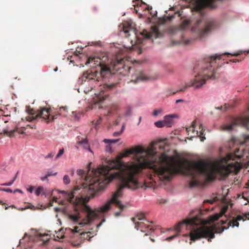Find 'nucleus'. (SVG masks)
<instances>
[{"label":"nucleus","mask_w":249,"mask_h":249,"mask_svg":"<svg viewBox=\"0 0 249 249\" xmlns=\"http://www.w3.org/2000/svg\"><path fill=\"white\" fill-rule=\"evenodd\" d=\"M180 161L176 160L174 157L165 153L158 158L153 145L146 149L137 146L125 149L119 159L109 160L106 167L101 168L96 174L101 175L102 173L108 172L112 180L115 178L119 180L120 185L113 194L111 201L117 202L122 206L119 198L122 197L125 188L135 190L142 187L138 177L143 169H152L155 177L160 181H169L176 172L180 170Z\"/></svg>","instance_id":"f257e3e1"},{"label":"nucleus","mask_w":249,"mask_h":249,"mask_svg":"<svg viewBox=\"0 0 249 249\" xmlns=\"http://www.w3.org/2000/svg\"><path fill=\"white\" fill-rule=\"evenodd\" d=\"M106 167L103 165L99 167L96 169H93L90 174L89 172L87 176H85V172L81 169L77 171V174L83 178L85 177L86 183H83L81 187L75 186L73 190L68 194L67 198L68 200L75 206L76 212L79 211L85 212L86 213V217L79 223L81 227L89 225L94 220L102 214L107 213L111 208L112 204L121 209H123L124 205L119 206L117 202L111 201L113 196L106 204L99 208L92 210L87 204L89 199L99 195V193L103 190L107 185L112 181L109 173H102L101 175H96V172L100 171V168Z\"/></svg>","instance_id":"f03ea898"},{"label":"nucleus","mask_w":249,"mask_h":249,"mask_svg":"<svg viewBox=\"0 0 249 249\" xmlns=\"http://www.w3.org/2000/svg\"><path fill=\"white\" fill-rule=\"evenodd\" d=\"M249 160V151L240 147L234 153H229L226 156L213 162L200 160L189 164L186 168L188 175L191 176L189 187L194 188L199 186L200 182L197 179V175H202L207 182L213 180L215 174L226 177L230 173L237 174L245 163L242 162V158Z\"/></svg>","instance_id":"7ed1b4c3"},{"label":"nucleus","mask_w":249,"mask_h":249,"mask_svg":"<svg viewBox=\"0 0 249 249\" xmlns=\"http://www.w3.org/2000/svg\"><path fill=\"white\" fill-rule=\"evenodd\" d=\"M197 213L194 217L187 218L180 222L176 226V231L179 232L181 229H186L190 230V239L195 241L201 238L209 237V242H211V239L214 237L215 233H221L225 230H227L230 226L234 227L239 226V221L249 220V213L243 214H239L236 217H232L228 223L227 220H221L220 225L204 227L202 225L205 223V221L200 218L198 214L200 212L197 211Z\"/></svg>","instance_id":"20e7f679"},{"label":"nucleus","mask_w":249,"mask_h":249,"mask_svg":"<svg viewBox=\"0 0 249 249\" xmlns=\"http://www.w3.org/2000/svg\"><path fill=\"white\" fill-rule=\"evenodd\" d=\"M195 71H198L197 74L195 76L194 79L188 82L185 83L184 86L178 90L171 92V89L166 91L167 96L174 95L176 93L180 91H184L186 89L193 87L195 89L201 88L205 84L207 80L209 79H215L218 77L213 73V69L211 67L208 70L207 67H204L201 63L194 68Z\"/></svg>","instance_id":"39448f33"},{"label":"nucleus","mask_w":249,"mask_h":249,"mask_svg":"<svg viewBox=\"0 0 249 249\" xmlns=\"http://www.w3.org/2000/svg\"><path fill=\"white\" fill-rule=\"evenodd\" d=\"M133 66L130 57H125L123 58L117 57L115 60L112 62L110 67L114 71L113 73L117 72L123 75H126Z\"/></svg>","instance_id":"423d86ee"},{"label":"nucleus","mask_w":249,"mask_h":249,"mask_svg":"<svg viewBox=\"0 0 249 249\" xmlns=\"http://www.w3.org/2000/svg\"><path fill=\"white\" fill-rule=\"evenodd\" d=\"M202 20V18L196 20L195 22V25L192 27V31L196 32L199 37H203L212 30L216 28L217 26V22L214 19H210L207 20L204 27L200 26Z\"/></svg>","instance_id":"0eeeda50"},{"label":"nucleus","mask_w":249,"mask_h":249,"mask_svg":"<svg viewBox=\"0 0 249 249\" xmlns=\"http://www.w3.org/2000/svg\"><path fill=\"white\" fill-rule=\"evenodd\" d=\"M242 54L243 52L241 51H238L237 53H225L221 54H215L213 56H210L205 58L203 60L200 62V63L204 67H207L208 68V70L210 69L211 67L213 68V73L216 74V76H217L215 69L216 59L220 60L222 58L223 59H224V57L225 56H226L227 57H228L230 55L237 56Z\"/></svg>","instance_id":"6e6552de"},{"label":"nucleus","mask_w":249,"mask_h":249,"mask_svg":"<svg viewBox=\"0 0 249 249\" xmlns=\"http://www.w3.org/2000/svg\"><path fill=\"white\" fill-rule=\"evenodd\" d=\"M98 74V73L96 71H87L84 72L82 76L79 78L78 82L79 83L83 84L87 83L90 86L89 88L87 91L84 90L86 93L91 90L99 83L100 78L97 76Z\"/></svg>","instance_id":"1a4fd4ad"},{"label":"nucleus","mask_w":249,"mask_h":249,"mask_svg":"<svg viewBox=\"0 0 249 249\" xmlns=\"http://www.w3.org/2000/svg\"><path fill=\"white\" fill-rule=\"evenodd\" d=\"M26 111L29 114V116L26 117V119L28 121H33L39 118H42L44 120H48L47 122L51 120L49 109L42 108L39 110L35 111L30 107H26ZM51 120H52V118Z\"/></svg>","instance_id":"9d476101"},{"label":"nucleus","mask_w":249,"mask_h":249,"mask_svg":"<svg viewBox=\"0 0 249 249\" xmlns=\"http://www.w3.org/2000/svg\"><path fill=\"white\" fill-rule=\"evenodd\" d=\"M241 124L249 130V117L239 118L232 121L231 124L221 126V130L223 131H231L238 125Z\"/></svg>","instance_id":"9b49d317"},{"label":"nucleus","mask_w":249,"mask_h":249,"mask_svg":"<svg viewBox=\"0 0 249 249\" xmlns=\"http://www.w3.org/2000/svg\"><path fill=\"white\" fill-rule=\"evenodd\" d=\"M93 62L94 63V65L99 66L100 68V73L99 74L102 77H105L107 74L111 73V70L110 67L103 64L100 59L98 57H89L86 63V65Z\"/></svg>","instance_id":"f8f14e48"},{"label":"nucleus","mask_w":249,"mask_h":249,"mask_svg":"<svg viewBox=\"0 0 249 249\" xmlns=\"http://www.w3.org/2000/svg\"><path fill=\"white\" fill-rule=\"evenodd\" d=\"M99 86L101 87L99 89L100 92L97 95V97L99 98V101L101 102L105 100L107 96V95H104V92L106 91H110L115 89L117 86V84L116 83H109L105 84L103 86L100 84Z\"/></svg>","instance_id":"ddd939ff"},{"label":"nucleus","mask_w":249,"mask_h":249,"mask_svg":"<svg viewBox=\"0 0 249 249\" xmlns=\"http://www.w3.org/2000/svg\"><path fill=\"white\" fill-rule=\"evenodd\" d=\"M150 223H152V222L149 221L147 219H144L143 221H138L135 223V228L142 232L149 233L150 231L154 230L153 227L150 225Z\"/></svg>","instance_id":"4468645a"},{"label":"nucleus","mask_w":249,"mask_h":249,"mask_svg":"<svg viewBox=\"0 0 249 249\" xmlns=\"http://www.w3.org/2000/svg\"><path fill=\"white\" fill-rule=\"evenodd\" d=\"M141 35L146 39H150L153 37L157 38L161 36V33L159 30L158 28L156 26L152 27L150 32H148L146 30H143L141 32Z\"/></svg>","instance_id":"2eb2a0df"},{"label":"nucleus","mask_w":249,"mask_h":249,"mask_svg":"<svg viewBox=\"0 0 249 249\" xmlns=\"http://www.w3.org/2000/svg\"><path fill=\"white\" fill-rule=\"evenodd\" d=\"M228 208V206H225L222 208L221 211L219 213H216L210 217V221L212 222H213L215 221L218 220L219 217L225 214Z\"/></svg>","instance_id":"dca6fc26"},{"label":"nucleus","mask_w":249,"mask_h":249,"mask_svg":"<svg viewBox=\"0 0 249 249\" xmlns=\"http://www.w3.org/2000/svg\"><path fill=\"white\" fill-rule=\"evenodd\" d=\"M136 79L132 80L131 81L136 83L139 81H145L148 80L150 77L147 76L143 71H139L136 74Z\"/></svg>","instance_id":"f3484780"},{"label":"nucleus","mask_w":249,"mask_h":249,"mask_svg":"<svg viewBox=\"0 0 249 249\" xmlns=\"http://www.w3.org/2000/svg\"><path fill=\"white\" fill-rule=\"evenodd\" d=\"M77 143L78 144L82 145L84 149L88 150L90 152L93 153L92 150L88 143V140L86 138H80L79 137L77 138Z\"/></svg>","instance_id":"a211bd4d"},{"label":"nucleus","mask_w":249,"mask_h":249,"mask_svg":"<svg viewBox=\"0 0 249 249\" xmlns=\"http://www.w3.org/2000/svg\"><path fill=\"white\" fill-rule=\"evenodd\" d=\"M56 114L52 116V120L57 118V115H61L65 117L67 115L68 110L67 107H62L59 108V110L55 112Z\"/></svg>","instance_id":"6ab92c4d"},{"label":"nucleus","mask_w":249,"mask_h":249,"mask_svg":"<svg viewBox=\"0 0 249 249\" xmlns=\"http://www.w3.org/2000/svg\"><path fill=\"white\" fill-rule=\"evenodd\" d=\"M119 140H120V139H113V140L107 139H104L103 142L105 143L108 144L106 146V151H107L108 152L111 153L112 152V147H111V146L110 145V143H116Z\"/></svg>","instance_id":"aec40b11"},{"label":"nucleus","mask_w":249,"mask_h":249,"mask_svg":"<svg viewBox=\"0 0 249 249\" xmlns=\"http://www.w3.org/2000/svg\"><path fill=\"white\" fill-rule=\"evenodd\" d=\"M176 116V115H167L164 117V122L168 127H171L173 124V118Z\"/></svg>","instance_id":"412c9836"},{"label":"nucleus","mask_w":249,"mask_h":249,"mask_svg":"<svg viewBox=\"0 0 249 249\" xmlns=\"http://www.w3.org/2000/svg\"><path fill=\"white\" fill-rule=\"evenodd\" d=\"M145 214L146 213L142 212H140L138 213L136 217H134L132 218V220L135 223L137 221H136V219L140 220L141 221H143L144 219H146L145 218Z\"/></svg>","instance_id":"4be33fe9"},{"label":"nucleus","mask_w":249,"mask_h":249,"mask_svg":"<svg viewBox=\"0 0 249 249\" xmlns=\"http://www.w3.org/2000/svg\"><path fill=\"white\" fill-rule=\"evenodd\" d=\"M123 31L126 34V36H129L130 33H133L135 35V31L133 28H132L130 26H128V27H126L125 26H123Z\"/></svg>","instance_id":"5701e85b"},{"label":"nucleus","mask_w":249,"mask_h":249,"mask_svg":"<svg viewBox=\"0 0 249 249\" xmlns=\"http://www.w3.org/2000/svg\"><path fill=\"white\" fill-rule=\"evenodd\" d=\"M69 218L74 222H77L80 218V216L79 213L76 214H70L69 215Z\"/></svg>","instance_id":"b1692460"},{"label":"nucleus","mask_w":249,"mask_h":249,"mask_svg":"<svg viewBox=\"0 0 249 249\" xmlns=\"http://www.w3.org/2000/svg\"><path fill=\"white\" fill-rule=\"evenodd\" d=\"M119 107L117 104H112L111 107H110V110L108 111L107 115H109L110 114L112 113L114 111L117 110L118 109H119Z\"/></svg>","instance_id":"393cba45"},{"label":"nucleus","mask_w":249,"mask_h":249,"mask_svg":"<svg viewBox=\"0 0 249 249\" xmlns=\"http://www.w3.org/2000/svg\"><path fill=\"white\" fill-rule=\"evenodd\" d=\"M190 24V21L188 20H184L180 26L181 30H185Z\"/></svg>","instance_id":"a878e982"},{"label":"nucleus","mask_w":249,"mask_h":249,"mask_svg":"<svg viewBox=\"0 0 249 249\" xmlns=\"http://www.w3.org/2000/svg\"><path fill=\"white\" fill-rule=\"evenodd\" d=\"M41 193H42L43 194H45L44 192L43 187L40 186L38 187L36 190L35 194L36 195V196H39Z\"/></svg>","instance_id":"bb28decb"},{"label":"nucleus","mask_w":249,"mask_h":249,"mask_svg":"<svg viewBox=\"0 0 249 249\" xmlns=\"http://www.w3.org/2000/svg\"><path fill=\"white\" fill-rule=\"evenodd\" d=\"M155 125L158 127H162L164 126H166L164 120L156 122L155 123Z\"/></svg>","instance_id":"cd10ccee"},{"label":"nucleus","mask_w":249,"mask_h":249,"mask_svg":"<svg viewBox=\"0 0 249 249\" xmlns=\"http://www.w3.org/2000/svg\"><path fill=\"white\" fill-rule=\"evenodd\" d=\"M91 234V232L90 231H88L87 232H82L81 233V235L83 236V238L85 239L89 240L90 238L93 237V236H90V234Z\"/></svg>","instance_id":"c85d7f7f"},{"label":"nucleus","mask_w":249,"mask_h":249,"mask_svg":"<svg viewBox=\"0 0 249 249\" xmlns=\"http://www.w3.org/2000/svg\"><path fill=\"white\" fill-rule=\"evenodd\" d=\"M132 111V107L130 106H128L126 107L125 111L124 112V115L126 116H128L131 114Z\"/></svg>","instance_id":"c756f323"},{"label":"nucleus","mask_w":249,"mask_h":249,"mask_svg":"<svg viewBox=\"0 0 249 249\" xmlns=\"http://www.w3.org/2000/svg\"><path fill=\"white\" fill-rule=\"evenodd\" d=\"M195 121H193L192 122V125L188 128H186V130L187 132L192 131L193 132H195Z\"/></svg>","instance_id":"7c9ffc66"},{"label":"nucleus","mask_w":249,"mask_h":249,"mask_svg":"<svg viewBox=\"0 0 249 249\" xmlns=\"http://www.w3.org/2000/svg\"><path fill=\"white\" fill-rule=\"evenodd\" d=\"M70 181H71V180H70V178L69 176H68L67 175H65L63 177L64 183L65 184H68L70 183Z\"/></svg>","instance_id":"2f4dec72"},{"label":"nucleus","mask_w":249,"mask_h":249,"mask_svg":"<svg viewBox=\"0 0 249 249\" xmlns=\"http://www.w3.org/2000/svg\"><path fill=\"white\" fill-rule=\"evenodd\" d=\"M57 174V172H55L54 173V174H47L45 176L43 177H41L40 178L41 180L42 181H44L46 179H47L48 178L50 177V176H55Z\"/></svg>","instance_id":"473e14b6"},{"label":"nucleus","mask_w":249,"mask_h":249,"mask_svg":"<svg viewBox=\"0 0 249 249\" xmlns=\"http://www.w3.org/2000/svg\"><path fill=\"white\" fill-rule=\"evenodd\" d=\"M162 112V109L160 108L159 109H155L153 111V115L154 116H157L159 114H160Z\"/></svg>","instance_id":"72a5a7b5"},{"label":"nucleus","mask_w":249,"mask_h":249,"mask_svg":"<svg viewBox=\"0 0 249 249\" xmlns=\"http://www.w3.org/2000/svg\"><path fill=\"white\" fill-rule=\"evenodd\" d=\"M64 152V150L63 148L60 149L55 158V160H57L59 158H60L63 154Z\"/></svg>","instance_id":"f704fd0d"},{"label":"nucleus","mask_w":249,"mask_h":249,"mask_svg":"<svg viewBox=\"0 0 249 249\" xmlns=\"http://www.w3.org/2000/svg\"><path fill=\"white\" fill-rule=\"evenodd\" d=\"M0 191H4V192H9V193H12V190L11 189H10V188H0Z\"/></svg>","instance_id":"c9c22d12"},{"label":"nucleus","mask_w":249,"mask_h":249,"mask_svg":"<svg viewBox=\"0 0 249 249\" xmlns=\"http://www.w3.org/2000/svg\"><path fill=\"white\" fill-rule=\"evenodd\" d=\"M154 183H151V185H150V184L149 185H147L146 183H144V185H145V188H148V187H153V186H155V184H156V182L155 180H154Z\"/></svg>","instance_id":"e433bc0d"},{"label":"nucleus","mask_w":249,"mask_h":249,"mask_svg":"<svg viewBox=\"0 0 249 249\" xmlns=\"http://www.w3.org/2000/svg\"><path fill=\"white\" fill-rule=\"evenodd\" d=\"M54 153L51 152V153H49V154H48L45 157V159L52 158L54 156Z\"/></svg>","instance_id":"4c0bfd02"},{"label":"nucleus","mask_w":249,"mask_h":249,"mask_svg":"<svg viewBox=\"0 0 249 249\" xmlns=\"http://www.w3.org/2000/svg\"><path fill=\"white\" fill-rule=\"evenodd\" d=\"M35 188L33 186H30L29 188H27V190L30 193H32Z\"/></svg>","instance_id":"58836bf2"},{"label":"nucleus","mask_w":249,"mask_h":249,"mask_svg":"<svg viewBox=\"0 0 249 249\" xmlns=\"http://www.w3.org/2000/svg\"><path fill=\"white\" fill-rule=\"evenodd\" d=\"M203 135V131L202 130H201L200 132V135L199 136L201 137V141L203 142L205 139V137H202V136Z\"/></svg>","instance_id":"ea45409f"},{"label":"nucleus","mask_w":249,"mask_h":249,"mask_svg":"<svg viewBox=\"0 0 249 249\" xmlns=\"http://www.w3.org/2000/svg\"><path fill=\"white\" fill-rule=\"evenodd\" d=\"M13 181H11L8 183L1 184V185L2 186H11L12 184H13Z\"/></svg>","instance_id":"a19ab883"},{"label":"nucleus","mask_w":249,"mask_h":249,"mask_svg":"<svg viewBox=\"0 0 249 249\" xmlns=\"http://www.w3.org/2000/svg\"><path fill=\"white\" fill-rule=\"evenodd\" d=\"M228 107L227 105H225L224 107L221 106L220 107H217V108L219 109H223L224 110H226L228 108Z\"/></svg>","instance_id":"79ce46f5"},{"label":"nucleus","mask_w":249,"mask_h":249,"mask_svg":"<svg viewBox=\"0 0 249 249\" xmlns=\"http://www.w3.org/2000/svg\"><path fill=\"white\" fill-rule=\"evenodd\" d=\"M177 236V234H175L174 235H173V236H171L168 238H167L166 240L168 241H171V240H172L173 239H174L175 237H176Z\"/></svg>","instance_id":"37998d69"},{"label":"nucleus","mask_w":249,"mask_h":249,"mask_svg":"<svg viewBox=\"0 0 249 249\" xmlns=\"http://www.w3.org/2000/svg\"><path fill=\"white\" fill-rule=\"evenodd\" d=\"M121 134H122V133L120 131L115 132L113 133V135L114 137H117V136L120 135Z\"/></svg>","instance_id":"c03bdc74"},{"label":"nucleus","mask_w":249,"mask_h":249,"mask_svg":"<svg viewBox=\"0 0 249 249\" xmlns=\"http://www.w3.org/2000/svg\"><path fill=\"white\" fill-rule=\"evenodd\" d=\"M72 231L73 232H78L79 231V230H78V227L77 226L74 227V229L72 230Z\"/></svg>","instance_id":"a18cd8bd"},{"label":"nucleus","mask_w":249,"mask_h":249,"mask_svg":"<svg viewBox=\"0 0 249 249\" xmlns=\"http://www.w3.org/2000/svg\"><path fill=\"white\" fill-rule=\"evenodd\" d=\"M120 121V117H119L117 119V120L115 121V125H118L119 124V122Z\"/></svg>","instance_id":"49530a36"},{"label":"nucleus","mask_w":249,"mask_h":249,"mask_svg":"<svg viewBox=\"0 0 249 249\" xmlns=\"http://www.w3.org/2000/svg\"><path fill=\"white\" fill-rule=\"evenodd\" d=\"M241 60H239V59H230V61L231 62H232L233 63H236L237 62H240Z\"/></svg>","instance_id":"de8ad7c7"},{"label":"nucleus","mask_w":249,"mask_h":249,"mask_svg":"<svg viewBox=\"0 0 249 249\" xmlns=\"http://www.w3.org/2000/svg\"><path fill=\"white\" fill-rule=\"evenodd\" d=\"M214 200L213 199H211V200H207L205 201V202H209L210 203H213L214 202Z\"/></svg>","instance_id":"09e8293b"},{"label":"nucleus","mask_w":249,"mask_h":249,"mask_svg":"<svg viewBox=\"0 0 249 249\" xmlns=\"http://www.w3.org/2000/svg\"><path fill=\"white\" fill-rule=\"evenodd\" d=\"M15 192H19V193H20L21 194L23 193V192L21 190L18 189H17L15 190L14 191V193H15Z\"/></svg>","instance_id":"8fccbe9b"},{"label":"nucleus","mask_w":249,"mask_h":249,"mask_svg":"<svg viewBox=\"0 0 249 249\" xmlns=\"http://www.w3.org/2000/svg\"><path fill=\"white\" fill-rule=\"evenodd\" d=\"M164 145H163V146H162V145H161V144H160L159 145L160 148V149H164V146L166 145L165 143H164Z\"/></svg>","instance_id":"3c124183"},{"label":"nucleus","mask_w":249,"mask_h":249,"mask_svg":"<svg viewBox=\"0 0 249 249\" xmlns=\"http://www.w3.org/2000/svg\"><path fill=\"white\" fill-rule=\"evenodd\" d=\"M146 9L150 11L152 9V7L151 6L148 5Z\"/></svg>","instance_id":"603ef678"},{"label":"nucleus","mask_w":249,"mask_h":249,"mask_svg":"<svg viewBox=\"0 0 249 249\" xmlns=\"http://www.w3.org/2000/svg\"><path fill=\"white\" fill-rule=\"evenodd\" d=\"M124 128H125V126H124V124L122 127V129H121V130L120 131V132H121V133H122L124 131Z\"/></svg>","instance_id":"864d4df0"},{"label":"nucleus","mask_w":249,"mask_h":249,"mask_svg":"<svg viewBox=\"0 0 249 249\" xmlns=\"http://www.w3.org/2000/svg\"><path fill=\"white\" fill-rule=\"evenodd\" d=\"M183 101V100H182V99H178V100H177L176 101V103L177 104H178V103H180V102H182Z\"/></svg>","instance_id":"5fc2aeb1"},{"label":"nucleus","mask_w":249,"mask_h":249,"mask_svg":"<svg viewBox=\"0 0 249 249\" xmlns=\"http://www.w3.org/2000/svg\"><path fill=\"white\" fill-rule=\"evenodd\" d=\"M34 206H32V207H31V206H28V207H26V208H24V209H28V208H30V209H33V208H34ZM24 210V209H23V208H22V210Z\"/></svg>","instance_id":"6e6d98bb"},{"label":"nucleus","mask_w":249,"mask_h":249,"mask_svg":"<svg viewBox=\"0 0 249 249\" xmlns=\"http://www.w3.org/2000/svg\"><path fill=\"white\" fill-rule=\"evenodd\" d=\"M245 139L246 141L249 140V135H246L245 137Z\"/></svg>","instance_id":"4d7b16f0"},{"label":"nucleus","mask_w":249,"mask_h":249,"mask_svg":"<svg viewBox=\"0 0 249 249\" xmlns=\"http://www.w3.org/2000/svg\"><path fill=\"white\" fill-rule=\"evenodd\" d=\"M121 212H117V213H115V215L116 216H119L121 214Z\"/></svg>","instance_id":"13d9d810"},{"label":"nucleus","mask_w":249,"mask_h":249,"mask_svg":"<svg viewBox=\"0 0 249 249\" xmlns=\"http://www.w3.org/2000/svg\"><path fill=\"white\" fill-rule=\"evenodd\" d=\"M17 178V175L15 176V177L12 180V181H13V182L15 181V180Z\"/></svg>","instance_id":"bf43d9fd"},{"label":"nucleus","mask_w":249,"mask_h":249,"mask_svg":"<svg viewBox=\"0 0 249 249\" xmlns=\"http://www.w3.org/2000/svg\"><path fill=\"white\" fill-rule=\"evenodd\" d=\"M54 173H53L52 171L48 172L47 174H54Z\"/></svg>","instance_id":"052dcab7"},{"label":"nucleus","mask_w":249,"mask_h":249,"mask_svg":"<svg viewBox=\"0 0 249 249\" xmlns=\"http://www.w3.org/2000/svg\"><path fill=\"white\" fill-rule=\"evenodd\" d=\"M59 208H55V211H56V212L58 211H59Z\"/></svg>","instance_id":"680f3d73"},{"label":"nucleus","mask_w":249,"mask_h":249,"mask_svg":"<svg viewBox=\"0 0 249 249\" xmlns=\"http://www.w3.org/2000/svg\"><path fill=\"white\" fill-rule=\"evenodd\" d=\"M190 40H187V41L186 42V44H189V43H190Z\"/></svg>","instance_id":"e2e57ef3"},{"label":"nucleus","mask_w":249,"mask_h":249,"mask_svg":"<svg viewBox=\"0 0 249 249\" xmlns=\"http://www.w3.org/2000/svg\"><path fill=\"white\" fill-rule=\"evenodd\" d=\"M53 202H50V206H53Z\"/></svg>","instance_id":"0e129e2a"},{"label":"nucleus","mask_w":249,"mask_h":249,"mask_svg":"<svg viewBox=\"0 0 249 249\" xmlns=\"http://www.w3.org/2000/svg\"><path fill=\"white\" fill-rule=\"evenodd\" d=\"M53 201H56V197H53Z\"/></svg>","instance_id":"69168bd1"},{"label":"nucleus","mask_w":249,"mask_h":249,"mask_svg":"<svg viewBox=\"0 0 249 249\" xmlns=\"http://www.w3.org/2000/svg\"><path fill=\"white\" fill-rule=\"evenodd\" d=\"M165 202V201H161L160 202V203H164Z\"/></svg>","instance_id":"338daca9"},{"label":"nucleus","mask_w":249,"mask_h":249,"mask_svg":"<svg viewBox=\"0 0 249 249\" xmlns=\"http://www.w3.org/2000/svg\"><path fill=\"white\" fill-rule=\"evenodd\" d=\"M54 71H57V68L56 67L55 69H54Z\"/></svg>","instance_id":"774afa93"}]
</instances>
